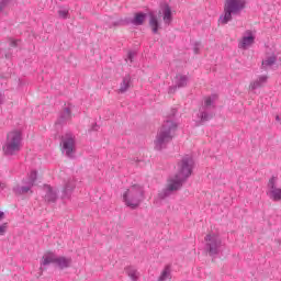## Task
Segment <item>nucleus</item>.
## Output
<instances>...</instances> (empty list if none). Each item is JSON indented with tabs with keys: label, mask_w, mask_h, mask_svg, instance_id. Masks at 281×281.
Returning a JSON list of instances; mask_svg holds the SVG:
<instances>
[{
	"label": "nucleus",
	"mask_w": 281,
	"mask_h": 281,
	"mask_svg": "<svg viewBox=\"0 0 281 281\" xmlns=\"http://www.w3.org/2000/svg\"><path fill=\"white\" fill-rule=\"evenodd\" d=\"M24 186H16L13 188L14 194L16 196H21V194H27V192H31V194H34V191H32V188H34V183H36V170H32L31 175L26 180H23Z\"/></svg>",
	"instance_id": "1a4fd4ad"
},
{
	"label": "nucleus",
	"mask_w": 281,
	"mask_h": 281,
	"mask_svg": "<svg viewBox=\"0 0 281 281\" xmlns=\"http://www.w3.org/2000/svg\"><path fill=\"white\" fill-rule=\"evenodd\" d=\"M23 136L20 131L10 132L7 135V143L3 145L2 150L4 155L12 156L21 150V140Z\"/></svg>",
	"instance_id": "39448f33"
},
{
	"label": "nucleus",
	"mask_w": 281,
	"mask_h": 281,
	"mask_svg": "<svg viewBox=\"0 0 281 281\" xmlns=\"http://www.w3.org/2000/svg\"><path fill=\"white\" fill-rule=\"evenodd\" d=\"M146 16L147 14L144 12H137L134 14L133 19H125V24L126 25H135L136 27H138L139 25H143L144 23H146Z\"/></svg>",
	"instance_id": "ddd939ff"
},
{
	"label": "nucleus",
	"mask_w": 281,
	"mask_h": 281,
	"mask_svg": "<svg viewBox=\"0 0 281 281\" xmlns=\"http://www.w3.org/2000/svg\"><path fill=\"white\" fill-rule=\"evenodd\" d=\"M37 188L38 190H44V199L47 203H56V201H58V191L50 186L44 184L43 187L38 186Z\"/></svg>",
	"instance_id": "9b49d317"
},
{
	"label": "nucleus",
	"mask_w": 281,
	"mask_h": 281,
	"mask_svg": "<svg viewBox=\"0 0 281 281\" xmlns=\"http://www.w3.org/2000/svg\"><path fill=\"white\" fill-rule=\"evenodd\" d=\"M254 43H256V36H254L251 30H247L245 35L239 41L238 47L239 49H247V47H251Z\"/></svg>",
	"instance_id": "f8f14e48"
},
{
	"label": "nucleus",
	"mask_w": 281,
	"mask_h": 281,
	"mask_svg": "<svg viewBox=\"0 0 281 281\" xmlns=\"http://www.w3.org/2000/svg\"><path fill=\"white\" fill-rule=\"evenodd\" d=\"M276 63H278V57L274 54H272L271 56H268L262 60L261 68L265 69V71H267L269 67H273Z\"/></svg>",
	"instance_id": "dca6fc26"
},
{
	"label": "nucleus",
	"mask_w": 281,
	"mask_h": 281,
	"mask_svg": "<svg viewBox=\"0 0 281 281\" xmlns=\"http://www.w3.org/2000/svg\"><path fill=\"white\" fill-rule=\"evenodd\" d=\"M149 26L151 27L153 34H157L159 32V20L157 15L150 13Z\"/></svg>",
	"instance_id": "412c9836"
},
{
	"label": "nucleus",
	"mask_w": 281,
	"mask_h": 281,
	"mask_svg": "<svg viewBox=\"0 0 281 281\" xmlns=\"http://www.w3.org/2000/svg\"><path fill=\"white\" fill-rule=\"evenodd\" d=\"M57 265L59 269H68L71 267V258L68 257H56L53 254L45 255L42 260L41 271L46 269L47 265Z\"/></svg>",
	"instance_id": "0eeeda50"
},
{
	"label": "nucleus",
	"mask_w": 281,
	"mask_h": 281,
	"mask_svg": "<svg viewBox=\"0 0 281 281\" xmlns=\"http://www.w3.org/2000/svg\"><path fill=\"white\" fill-rule=\"evenodd\" d=\"M187 86H188V76L177 75L176 76V87H178V89H181Z\"/></svg>",
	"instance_id": "b1692460"
},
{
	"label": "nucleus",
	"mask_w": 281,
	"mask_h": 281,
	"mask_svg": "<svg viewBox=\"0 0 281 281\" xmlns=\"http://www.w3.org/2000/svg\"><path fill=\"white\" fill-rule=\"evenodd\" d=\"M4 57H5V58H12V54H11V53H7V54L4 55Z\"/></svg>",
	"instance_id": "f704fd0d"
},
{
	"label": "nucleus",
	"mask_w": 281,
	"mask_h": 281,
	"mask_svg": "<svg viewBox=\"0 0 281 281\" xmlns=\"http://www.w3.org/2000/svg\"><path fill=\"white\" fill-rule=\"evenodd\" d=\"M4 216H5V213L0 211V221H2V218H4Z\"/></svg>",
	"instance_id": "72a5a7b5"
},
{
	"label": "nucleus",
	"mask_w": 281,
	"mask_h": 281,
	"mask_svg": "<svg viewBox=\"0 0 281 281\" xmlns=\"http://www.w3.org/2000/svg\"><path fill=\"white\" fill-rule=\"evenodd\" d=\"M127 58L131 63H133V58H135V53L133 52H130L128 55H127Z\"/></svg>",
	"instance_id": "2f4dec72"
},
{
	"label": "nucleus",
	"mask_w": 281,
	"mask_h": 281,
	"mask_svg": "<svg viewBox=\"0 0 281 281\" xmlns=\"http://www.w3.org/2000/svg\"><path fill=\"white\" fill-rule=\"evenodd\" d=\"M69 120H71V109L65 108L59 114L57 124H65V122H69Z\"/></svg>",
	"instance_id": "6ab92c4d"
},
{
	"label": "nucleus",
	"mask_w": 281,
	"mask_h": 281,
	"mask_svg": "<svg viewBox=\"0 0 281 281\" xmlns=\"http://www.w3.org/2000/svg\"><path fill=\"white\" fill-rule=\"evenodd\" d=\"M58 16L60 19H67V16H69V11L61 9V10L58 11Z\"/></svg>",
	"instance_id": "bb28decb"
},
{
	"label": "nucleus",
	"mask_w": 281,
	"mask_h": 281,
	"mask_svg": "<svg viewBox=\"0 0 281 281\" xmlns=\"http://www.w3.org/2000/svg\"><path fill=\"white\" fill-rule=\"evenodd\" d=\"M10 47H20L21 46V40H13L9 38Z\"/></svg>",
	"instance_id": "a878e982"
},
{
	"label": "nucleus",
	"mask_w": 281,
	"mask_h": 281,
	"mask_svg": "<svg viewBox=\"0 0 281 281\" xmlns=\"http://www.w3.org/2000/svg\"><path fill=\"white\" fill-rule=\"evenodd\" d=\"M267 76H260L257 80L250 83L249 89H251V91H256V89H260V87L267 85Z\"/></svg>",
	"instance_id": "a211bd4d"
},
{
	"label": "nucleus",
	"mask_w": 281,
	"mask_h": 281,
	"mask_svg": "<svg viewBox=\"0 0 281 281\" xmlns=\"http://www.w3.org/2000/svg\"><path fill=\"white\" fill-rule=\"evenodd\" d=\"M0 188H1V183H0Z\"/></svg>",
	"instance_id": "58836bf2"
},
{
	"label": "nucleus",
	"mask_w": 281,
	"mask_h": 281,
	"mask_svg": "<svg viewBox=\"0 0 281 281\" xmlns=\"http://www.w3.org/2000/svg\"><path fill=\"white\" fill-rule=\"evenodd\" d=\"M131 89V75H125L121 82L119 93H126Z\"/></svg>",
	"instance_id": "aec40b11"
},
{
	"label": "nucleus",
	"mask_w": 281,
	"mask_h": 281,
	"mask_svg": "<svg viewBox=\"0 0 281 281\" xmlns=\"http://www.w3.org/2000/svg\"><path fill=\"white\" fill-rule=\"evenodd\" d=\"M205 246L204 249L211 258H216L221 254L223 247V240L216 234H207L204 238Z\"/></svg>",
	"instance_id": "423d86ee"
},
{
	"label": "nucleus",
	"mask_w": 281,
	"mask_h": 281,
	"mask_svg": "<svg viewBox=\"0 0 281 281\" xmlns=\"http://www.w3.org/2000/svg\"><path fill=\"white\" fill-rule=\"evenodd\" d=\"M168 278H170V266L165 267V269L161 272L158 281H165V280H168Z\"/></svg>",
	"instance_id": "393cba45"
},
{
	"label": "nucleus",
	"mask_w": 281,
	"mask_h": 281,
	"mask_svg": "<svg viewBox=\"0 0 281 281\" xmlns=\"http://www.w3.org/2000/svg\"><path fill=\"white\" fill-rule=\"evenodd\" d=\"M177 89H179V87H177V86H171V87H169V89H168V93H175V91H177Z\"/></svg>",
	"instance_id": "7c9ffc66"
},
{
	"label": "nucleus",
	"mask_w": 281,
	"mask_h": 281,
	"mask_svg": "<svg viewBox=\"0 0 281 281\" xmlns=\"http://www.w3.org/2000/svg\"><path fill=\"white\" fill-rule=\"evenodd\" d=\"M0 58H1V53H0Z\"/></svg>",
	"instance_id": "4c0bfd02"
},
{
	"label": "nucleus",
	"mask_w": 281,
	"mask_h": 281,
	"mask_svg": "<svg viewBox=\"0 0 281 281\" xmlns=\"http://www.w3.org/2000/svg\"><path fill=\"white\" fill-rule=\"evenodd\" d=\"M175 115H177V109H171V113L167 116L168 119L159 128L154 140L155 150H164V148L172 142L175 133H177L179 126L175 121L170 120L171 117H175Z\"/></svg>",
	"instance_id": "f03ea898"
},
{
	"label": "nucleus",
	"mask_w": 281,
	"mask_h": 281,
	"mask_svg": "<svg viewBox=\"0 0 281 281\" xmlns=\"http://www.w3.org/2000/svg\"><path fill=\"white\" fill-rule=\"evenodd\" d=\"M210 110L205 108H200L198 117L200 120V124H203L205 122H210L212 120V113L209 112Z\"/></svg>",
	"instance_id": "f3484780"
},
{
	"label": "nucleus",
	"mask_w": 281,
	"mask_h": 281,
	"mask_svg": "<svg viewBox=\"0 0 281 281\" xmlns=\"http://www.w3.org/2000/svg\"><path fill=\"white\" fill-rule=\"evenodd\" d=\"M60 146L61 153L69 159H74V155H76V137L74 134H65L61 136Z\"/></svg>",
	"instance_id": "6e6552de"
},
{
	"label": "nucleus",
	"mask_w": 281,
	"mask_h": 281,
	"mask_svg": "<svg viewBox=\"0 0 281 281\" xmlns=\"http://www.w3.org/2000/svg\"><path fill=\"white\" fill-rule=\"evenodd\" d=\"M12 0H0V12H3V8L8 7Z\"/></svg>",
	"instance_id": "cd10ccee"
},
{
	"label": "nucleus",
	"mask_w": 281,
	"mask_h": 281,
	"mask_svg": "<svg viewBox=\"0 0 281 281\" xmlns=\"http://www.w3.org/2000/svg\"><path fill=\"white\" fill-rule=\"evenodd\" d=\"M162 20L166 25H170L172 23V9L169 4L162 5Z\"/></svg>",
	"instance_id": "2eb2a0df"
},
{
	"label": "nucleus",
	"mask_w": 281,
	"mask_h": 281,
	"mask_svg": "<svg viewBox=\"0 0 281 281\" xmlns=\"http://www.w3.org/2000/svg\"><path fill=\"white\" fill-rule=\"evenodd\" d=\"M76 189V181L74 179H68L64 186L61 199H71V194Z\"/></svg>",
	"instance_id": "4468645a"
},
{
	"label": "nucleus",
	"mask_w": 281,
	"mask_h": 281,
	"mask_svg": "<svg viewBox=\"0 0 281 281\" xmlns=\"http://www.w3.org/2000/svg\"><path fill=\"white\" fill-rule=\"evenodd\" d=\"M246 3L245 0H225L224 14L220 16L218 22L222 25H227L232 21V16H236L245 10Z\"/></svg>",
	"instance_id": "20e7f679"
},
{
	"label": "nucleus",
	"mask_w": 281,
	"mask_h": 281,
	"mask_svg": "<svg viewBox=\"0 0 281 281\" xmlns=\"http://www.w3.org/2000/svg\"><path fill=\"white\" fill-rule=\"evenodd\" d=\"M145 199L144 187L139 184L130 187L123 194V201L127 207H131V210H137Z\"/></svg>",
	"instance_id": "7ed1b4c3"
},
{
	"label": "nucleus",
	"mask_w": 281,
	"mask_h": 281,
	"mask_svg": "<svg viewBox=\"0 0 281 281\" xmlns=\"http://www.w3.org/2000/svg\"><path fill=\"white\" fill-rule=\"evenodd\" d=\"M97 126H98V125H94V126H93V131H98V128H95Z\"/></svg>",
	"instance_id": "e433bc0d"
},
{
	"label": "nucleus",
	"mask_w": 281,
	"mask_h": 281,
	"mask_svg": "<svg viewBox=\"0 0 281 281\" xmlns=\"http://www.w3.org/2000/svg\"><path fill=\"white\" fill-rule=\"evenodd\" d=\"M200 47H201V43L195 42L194 45H193L194 54H199Z\"/></svg>",
	"instance_id": "c756f323"
},
{
	"label": "nucleus",
	"mask_w": 281,
	"mask_h": 281,
	"mask_svg": "<svg viewBox=\"0 0 281 281\" xmlns=\"http://www.w3.org/2000/svg\"><path fill=\"white\" fill-rule=\"evenodd\" d=\"M276 181H278V178L276 177L270 178L268 182V188H269L268 194L272 201H281V189L276 187Z\"/></svg>",
	"instance_id": "9d476101"
},
{
	"label": "nucleus",
	"mask_w": 281,
	"mask_h": 281,
	"mask_svg": "<svg viewBox=\"0 0 281 281\" xmlns=\"http://www.w3.org/2000/svg\"><path fill=\"white\" fill-rule=\"evenodd\" d=\"M5 229H8V223L0 225V236H3V234H5Z\"/></svg>",
	"instance_id": "c85d7f7f"
},
{
	"label": "nucleus",
	"mask_w": 281,
	"mask_h": 281,
	"mask_svg": "<svg viewBox=\"0 0 281 281\" xmlns=\"http://www.w3.org/2000/svg\"><path fill=\"white\" fill-rule=\"evenodd\" d=\"M5 97L0 92V105L3 104Z\"/></svg>",
	"instance_id": "473e14b6"
},
{
	"label": "nucleus",
	"mask_w": 281,
	"mask_h": 281,
	"mask_svg": "<svg viewBox=\"0 0 281 281\" xmlns=\"http://www.w3.org/2000/svg\"><path fill=\"white\" fill-rule=\"evenodd\" d=\"M125 272L132 281L139 280V272L137 271V269H135V267L125 268Z\"/></svg>",
	"instance_id": "5701e85b"
},
{
	"label": "nucleus",
	"mask_w": 281,
	"mask_h": 281,
	"mask_svg": "<svg viewBox=\"0 0 281 281\" xmlns=\"http://www.w3.org/2000/svg\"><path fill=\"white\" fill-rule=\"evenodd\" d=\"M218 100V95L212 94L211 97H206L204 99V104L201 106L202 109L210 110L211 106H214V102Z\"/></svg>",
	"instance_id": "4be33fe9"
},
{
	"label": "nucleus",
	"mask_w": 281,
	"mask_h": 281,
	"mask_svg": "<svg viewBox=\"0 0 281 281\" xmlns=\"http://www.w3.org/2000/svg\"><path fill=\"white\" fill-rule=\"evenodd\" d=\"M277 122H280V115L276 116Z\"/></svg>",
	"instance_id": "c9c22d12"
},
{
	"label": "nucleus",
	"mask_w": 281,
	"mask_h": 281,
	"mask_svg": "<svg viewBox=\"0 0 281 281\" xmlns=\"http://www.w3.org/2000/svg\"><path fill=\"white\" fill-rule=\"evenodd\" d=\"M194 169V159L190 156H184L177 165V173L173 178L168 180L167 188L158 193V198L164 200L168 199L172 192H177L183 188V183L192 177Z\"/></svg>",
	"instance_id": "f257e3e1"
}]
</instances>
